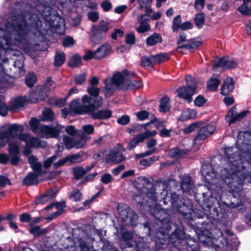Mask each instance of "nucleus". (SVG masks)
Instances as JSON below:
<instances>
[{
  "label": "nucleus",
  "instance_id": "f257e3e1",
  "mask_svg": "<svg viewBox=\"0 0 251 251\" xmlns=\"http://www.w3.org/2000/svg\"><path fill=\"white\" fill-rule=\"evenodd\" d=\"M201 173L208 192L202 194L197 193L195 195V200L204 211L209 213L213 219L220 220L223 217L224 214L219 212V209L221 208L218 198H221L222 187L211 165H202Z\"/></svg>",
  "mask_w": 251,
  "mask_h": 251
},
{
  "label": "nucleus",
  "instance_id": "f03ea898",
  "mask_svg": "<svg viewBox=\"0 0 251 251\" xmlns=\"http://www.w3.org/2000/svg\"><path fill=\"white\" fill-rule=\"evenodd\" d=\"M150 213L154 219L150 223L147 222L143 224L144 237L152 236L154 232L161 233V231H164L162 234L169 235L173 223L161 205L158 204L153 205L150 209Z\"/></svg>",
  "mask_w": 251,
  "mask_h": 251
},
{
  "label": "nucleus",
  "instance_id": "7ed1b4c3",
  "mask_svg": "<svg viewBox=\"0 0 251 251\" xmlns=\"http://www.w3.org/2000/svg\"><path fill=\"white\" fill-rule=\"evenodd\" d=\"M169 241L179 251H200L199 241L190 236L186 237L185 231L179 227H176L170 234Z\"/></svg>",
  "mask_w": 251,
  "mask_h": 251
},
{
  "label": "nucleus",
  "instance_id": "20e7f679",
  "mask_svg": "<svg viewBox=\"0 0 251 251\" xmlns=\"http://www.w3.org/2000/svg\"><path fill=\"white\" fill-rule=\"evenodd\" d=\"M132 199L140 209L147 210L149 212L150 209L153 207L152 205L156 204L157 198L155 196V189L149 179H147L146 186H143L139 193L134 194Z\"/></svg>",
  "mask_w": 251,
  "mask_h": 251
},
{
  "label": "nucleus",
  "instance_id": "39448f33",
  "mask_svg": "<svg viewBox=\"0 0 251 251\" xmlns=\"http://www.w3.org/2000/svg\"><path fill=\"white\" fill-rule=\"evenodd\" d=\"M170 199L173 208L181 214L187 223H189L195 219L196 212L190 199L179 196L176 193L171 194Z\"/></svg>",
  "mask_w": 251,
  "mask_h": 251
},
{
  "label": "nucleus",
  "instance_id": "423d86ee",
  "mask_svg": "<svg viewBox=\"0 0 251 251\" xmlns=\"http://www.w3.org/2000/svg\"><path fill=\"white\" fill-rule=\"evenodd\" d=\"M235 169H222L220 176L230 189L231 193H240L243 189V171H234Z\"/></svg>",
  "mask_w": 251,
  "mask_h": 251
},
{
  "label": "nucleus",
  "instance_id": "0eeeda50",
  "mask_svg": "<svg viewBox=\"0 0 251 251\" xmlns=\"http://www.w3.org/2000/svg\"><path fill=\"white\" fill-rule=\"evenodd\" d=\"M11 0H6V2ZM35 3V7H32L25 1H17L14 5L10 7V10L13 14L24 15L33 12L34 9H36L41 14L44 12L50 4H54L55 0H33Z\"/></svg>",
  "mask_w": 251,
  "mask_h": 251
},
{
  "label": "nucleus",
  "instance_id": "6e6552de",
  "mask_svg": "<svg viewBox=\"0 0 251 251\" xmlns=\"http://www.w3.org/2000/svg\"><path fill=\"white\" fill-rule=\"evenodd\" d=\"M84 231L82 228H75L72 230V237H69L67 240L70 242L66 248L71 247L68 251H76L75 247L79 249V251H93V245L88 242L87 238H83Z\"/></svg>",
  "mask_w": 251,
  "mask_h": 251
},
{
  "label": "nucleus",
  "instance_id": "1a4fd4ad",
  "mask_svg": "<svg viewBox=\"0 0 251 251\" xmlns=\"http://www.w3.org/2000/svg\"><path fill=\"white\" fill-rule=\"evenodd\" d=\"M122 251H150V248L144 242H136L133 240L131 231L126 230L122 233Z\"/></svg>",
  "mask_w": 251,
  "mask_h": 251
},
{
  "label": "nucleus",
  "instance_id": "9d476101",
  "mask_svg": "<svg viewBox=\"0 0 251 251\" xmlns=\"http://www.w3.org/2000/svg\"><path fill=\"white\" fill-rule=\"evenodd\" d=\"M109 29V23L101 20L99 25H93L91 29L90 40L92 44L96 45L100 43L106 36Z\"/></svg>",
  "mask_w": 251,
  "mask_h": 251
},
{
  "label": "nucleus",
  "instance_id": "9b49d317",
  "mask_svg": "<svg viewBox=\"0 0 251 251\" xmlns=\"http://www.w3.org/2000/svg\"><path fill=\"white\" fill-rule=\"evenodd\" d=\"M119 218L122 222L127 226L135 227L137 225L138 215L137 213L127 206L118 208Z\"/></svg>",
  "mask_w": 251,
  "mask_h": 251
},
{
  "label": "nucleus",
  "instance_id": "f8f14e48",
  "mask_svg": "<svg viewBox=\"0 0 251 251\" xmlns=\"http://www.w3.org/2000/svg\"><path fill=\"white\" fill-rule=\"evenodd\" d=\"M224 154L230 163L229 169H235L234 171L245 170L246 167L241 161L240 156L233 151L232 147L225 148Z\"/></svg>",
  "mask_w": 251,
  "mask_h": 251
},
{
  "label": "nucleus",
  "instance_id": "ddd939ff",
  "mask_svg": "<svg viewBox=\"0 0 251 251\" xmlns=\"http://www.w3.org/2000/svg\"><path fill=\"white\" fill-rule=\"evenodd\" d=\"M96 104L94 103L90 104V107L88 115H90L91 118L93 120H107L110 119L112 116V111L109 109H104L98 110V109L102 105V102L100 100H98Z\"/></svg>",
  "mask_w": 251,
  "mask_h": 251
},
{
  "label": "nucleus",
  "instance_id": "4468645a",
  "mask_svg": "<svg viewBox=\"0 0 251 251\" xmlns=\"http://www.w3.org/2000/svg\"><path fill=\"white\" fill-rule=\"evenodd\" d=\"M11 35L10 34H4L0 36V85L2 82L3 76V70L4 69L2 64L1 63L2 53H9L12 52L13 45L11 43Z\"/></svg>",
  "mask_w": 251,
  "mask_h": 251
},
{
  "label": "nucleus",
  "instance_id": "2eb2a0df",
  "mask_svg": "<svg viewBox=\"0 0 251 251\" xmlns=\"http://www.w3.org/2000/svg\"><path fill=\"white\" fill-rule=\"evenodd\" d=\"M87 92L90 95V96L85 95L83 96L81 99V101L84 104H90L94 103L96 104L98 100L102 102V99L99 96L100 89L96 87H88L87 88Z\"/></svg>",
  "mask_w": 251,
  "mask_h": 251
},
{
  "label": "nucleus",
  "instance_id": "dca6fc26",
  "mask_svg": "<svg viewBox=\"0 0 251 251\" xmlns=\"http://www.w3.org/2000/svg\"><path fill=\"white\" fill-rule=\"evenodd\" d=\"M164 231H161V233L154 232V234L150 237H153L155 242V251H169L167 249L168 244L169 235L162 234Z\"/></svg>",
  "mask_w": 251,
  "mask_h": 251
},
{
  "label": "nucleus",
  "instance_id": "f3484780",
  "mask_svg": "<svg viewBox=\"0 0 251 251\" xmlns=\"http://www.w3.org/2000/svg\"><path fill=\"white\" fill-rule=\"evenodd\" d=\"M237 62L232 58L229 57L224 56L220 58L217 62H216L212 66V69L214 71H217L219 68L225 70L234 69L237 66Z\"/></svg>",
  "mask_w": 251,
  "mask_h": 251
},
{
  "label": "nucleus",
  "instance_id": "a211bd4d",
  "mask_svg": "<svg viewBox=\"0 0 251 251\" xmlns=\"http://www.w3.org/2000/svg\"><path fill=\"white\" fill-rule=\"evenodd\" d=\"M90 104H81L78 100H74L69 104L70 112L71 115H88Z\"/></svg>",
  "mask_w": 251,
  "mask_h": 251
},
{
  "label": "nucleus",
  "instance_id": "6ab92c4d",
  "mask_svg": "<svg viewBox=\"0 0 251 251\" xmlns=\"http://www.w3.org/2000/svg\"><path fill=\"white\" fill-rule=\"evenodd\" d=\"M44 19L49 21L50 27L56 33L61 35L65 31L64 20L62 17H55V19L52 20L51 17H42Z\"/></svg>",
  "mask_w": 251,
  "mask_h": 251
},
{
  "label": "nucleus",
  "instance_id": "aec40b11",
  "mask_svg": "<svg viewBox=\"0 0 251 251\" xmlns=\"http://www.w3.org/2000/svg\"><path fill=\"white\" fill-rule=\"evenodd\" d=\"M215 129V126L211 124H207L201 127L194 138V143L198 144L199 142L205 140L214 132Z\"/></svg>",
  "mask_w": 251,
  "mask_h": 251
},
{
  "label": "nucleus",
  "instance_id": "412c9836",
  "mask_svg": "<svg viewBox=\"0 0 251 251\" xmlns=\"http://www.w3.org/2000/svg\"><path fill=\"white\" fill-rule=\"evenodd\" d=\"M236 106H233L225 117V120L228 122L229 126L243 119L248 113H250V111L247 110L242 111L240 113L236 114Z\"/></svg>",
  "mask_w": 251,
  "mask_h": 251
},
{
  "label": "nucleus",
  "instance_id": "4be33fe9",
  "mask_svg": "<svg viewBox=\"0 0 251 251\" xmlns=\"http://www.w3.org/2000/svg\"><path fill=\"white\" fill-rule=\"evenodd\" d=\"M8 152L10 157V163L12 165H17L21 160L20 147L17 142H12L8 144Z\"/></svg>",
  "mask_w": 251,
  "mask_h": 251
},
{
  "label": "nucleus",
  "instance_id": "5701e85b",
  "mask_svg": "<svg viewBox=\"0 0 251 251\" xmlns=\"http://www.w3.org/2000/svg\"><path fill=\"white\" fill-rule=\"evenodd\" d=\"M178 96L185 100L188 103L192 102L193 96L196 94V91L194 89L187 88L184 86L179 87L176 89Z\"/></svg>",
  "mask_w": 251,
  "mask_h": 251
},
{
  "label": "nucleus",
  "instance_id": "b1692460",
  "mask_svg": "<svg viewBox=\"0 0 251 251\" xmlns=\"http://www.w3.org/2000/svg\"><path fill=\"white\" fill-rule=\"evenodd\" d=\"M13 18V17H10ZM15 19H12V20H18L20 19V21H18L15 24H12V26L14 30L17 32V33L22 35L25 33V27L27 26V23L26 22V19L27 17H14Z\"/></svg>",
  "mask_w": 251,
  "mask_h": 251
},
{
  "label": "nucleus",
  "instance_id": "393cba45",
  "mask_svg": "<svg viewBox=\"0 0 251 251\" xmlns=\"http://www.w3.org/2000/svg\"><path fill=\"white\" fill-rule=\"evenodd\" d=\"M200 228L198 236L199 241L201 242L204 246H207L213 238V234L207 227L205 228L201 227Z\"/></svg>",
  "mask_w": 251,
  "mask_h": 251
},
{
  "label": "nucleus",
  "instance_id": "a878e982",
  "mask_svg": "<svg viewBox=\"0 0 251 251\" xmlns=\"http://www.w3.org/2000/svg\"><path fill=\"white\" fill-rule=\"evenodd\" d=\"M129 74V71L127 69L123 70L121 72H118L114 74L111 81L113 84L117 86L123 85L126 81V76Z\"/></svg>",
  "mask_w": 251,
  "mask_h": 251
},
{
  "label": "nucleus",
  "instance_id": "bb28decb",
  "mask_svg": "<svg viewBox=\"0 0 251 251\" xmlns=\"http://www.w3.org/2000/svg\"><path fill=\"white\" fill-rule=\"evenodd\" d=\"M40 132L44 136H50V137L56 138L58 137L60 130L56 127L50 126L46 125H41Z\"/></svg>",
  "mask_w": 251,
  "mask_h": 251
},
{
  "label": "nucleus",
  "instance_id": "cd10ccee",
  "mask_svg": "<svg viewBox=\"0 0 251 251\" xmlns=\"http://www.w3.org/2000/svg\"><path fill=\"white\" fill-rule=\"evenodd\" d=\"M235 82L231 77H228L227 79L224 80L221 87V94L223 96H228L233 90Z\"/></svg>",
  "mask_w": 251,
  "mask_h": 251
},
{
  "label": "nucleus",
  "instance_id": "c85d7f7f",
  "mask_svg": "<svg viewBox=\"0 0 251 251\" xmlns=\"http://www.w3.org/2000/svg\"><path fill=\"white\" fill-rule=\"evenodd\" d=\"M126 157L123 155L122 152L119 151H111L108 156L106 158V163L111 162L114 164H118L124 161Z\"/></svg>",
  "mask_w": 251,
  "mask_h": 251
},
{
  "label": "nucleus",
  "instance_id": "c756f323",
  "mask_svg": "<svg viewBox=\"0 0 251 251\" xmlns=\"http://www.w3.org/2000/svg\"><path fill=\"white\" fill-rule=\"evenodd\" d=\"M25 101V97L22 96L18 97L13 100L9 101L8 103L9 111L14 112L17 110L20 109L24 106Z\"/></svg>",
  "mask_w": 251,
  "mask_h": 251
},
{
  "label": "nucleus",
  "instance_id": "7c9ffc66",
  "mask_svg": "<svg viewBox=\"0 0 251 251\" xmlns=\"http://www.w3.org/2000/svg\"><path fill=\"white\" fill-rule=\"evenodd\" d=\"M111 47L108 44H103L95 50L96 59L101 60L109 55L111 52Z\"/></svg>",
  "mask_w": 251,
  "mask_h": 251
},
{
  "label": "nucleus",
  "instance_id": "2f4dec72",
  "mask_svg": "<svg viewBox=\"0 0 251 251\" xmlns=\"http://www.w3.org/2000/svg\"><path fill=\"white\" fill-rule=\"evenodd\" d=\"M189 41L190 42L189 44L178 46L176 49V51L178 52H181L180 50L181 49H185L191 52H193L198 47L202 45V42L201 40H191Z\"/></svg>",
  "mask_w": 251,
  "mask_h": 251
},
{
  "label": "nucleus",
  "instance_id": "473e14b6",
  "mask_svg": "<svg viewBox=\"0 0 251 251\" xmlns=\"http://www.w3.org/2000/svg\"><path fill=\"white\" fill-rule=\"evenodd\" d=\"M224 204L231 208H236L242 206V200L239 193H231L230 202H224Z\"/></svg>",
  "mask_w": 251,
  "mask_h": 251
},
{
  "label": "nucleus",
  "instance_id": "72a5a7b5",
  "mask_svg": "<svg viewBox=\"0 0 251 251\" xmlns=\"http://www.w3.org/2000/svg\"><path fill=\"white\" fill-rule=\"evenodd\" d=\"M194 183L192 177L189 175L184 176L181 179L180 186L183 192H188L193 188Z\"/></svg>",
  "mask_w": 251,
  "mask_h": 251
},
{
  "label": "nucleus",
  "instance_id": "f704fd0d",
  "mask_svg": "<svg viewBox=\"0 0 251 251\" xmlns=\"http://www.w3.org/2000/svg\"><path fill=\"white\" fill-rule=\"evenodd\" d=\"M39 176H40L39 175L32 172H29L24 178L23 184L27 186L37 185L40 182L38 180Z\"/></svg>",
  "mask_w": 251,
  "mask_h": 251
},
{
  "label": "nucleus",
  "instance_id": "c9c22d12",
  "mask_svg": "<svg viewBox=\"0 0 251 251\" xmlns=\"http://www.w3.org/2000/svg\"><path fill=\"white\" fill-rule=\"evenodd\" d=\"M26 136V135L25 134L22 133L20 134L19 138L21 140L26 142V146L29 148H40V139L39 138L32 137L26 141L25 139Z\"/></svg>",
  "mask_w": 251,
  "mask_h": 251
},
{
  "label": "nucleus",
  "instance_id": "e433bc0d",
  "mask_svg": "<svg viewBox=\"0 0 251 251\" xmlns=\"http://www.w3.org/2000/svg\"><path fill=\"white\" fill-rule=\"evenodd\" d=\"M219 75L214 74L212 77L208 81L207 84V88L212 91H216L221 83L220 80L218 78Z\"/></svg>",
  "mask_w": 251,
  "mask_h": 251
},
{
  "label": "nucleus",
  "instance_id": "4c0bfd02",
  "mask_svg": "<svg viewBox=\"0 0 251 251\" xmlns=\"http://www.w3.org/2000/svg\"><path fill=\"white\" fill-rule=\"evenodd\" d=\"M163 42L162 37L160 33H153L146 39V44L148 46H154Z\"/></svg>",
  "mask_w": 251,
  "mask_h": 251
},
{
  "label": "nucleus",
  "instance_id": "58836bf2",
  "mask_svg": "<svg viewBox=\"0 0 251 251\" xmlns=\"http://www.w3.org/2000/svg\"><path fill=\"white\" fill-rule=\"evenodd\" d=\"M143 86L142 80L139 78L138 80H130L127 81V85L125 88H120V89L123 91L132 89H139Z\"/></svg>",
  "mask_w": 251,
  "mask_h": 251
},
{
  "label": "nucleus",
  "instance_id": "ea45409f",
  "mask_svg": "<svg viewBox=\"0 0 251 251\" xmlns=\"http://www.w3.org/2000/svg\"><path fill=\"white\" fill-rule=\"evenodd\" d=\"M24 130L23 126L17 125V124H12L9 126L7 131L8 132L9 137H12L13 138L17 137L18 135V131H19L22 132Z\"/></svg>",
  "mask_w": 251,
  "mask_h": 251
},
{
  "label": "nucleus",
  "instance_id": "a19ab883",
  "mask_svg": "<svg viewBox=\"0 0 251 251\" xmlns=\"http://www.w3.org/2000/svg\"><path fill=\"white\" fill-rule=\"evenodd\" d=\"M82 63L81 56L77 53L73 55L68 61V66L72 68L77 67Z\"/></svg>",
  "mask_w": 251,
  "mask_h": 251
},
{
  "label": "nucleus",
  "instance_id": "79ce46f5",
  "mask_svg": "<svg viewBox=\"0 0 251 251\" xmlns=\"http://www.w3.org/2000/svg\"><path fill=\"white\" fill-rule=\"evenodd\" d=\"M145 140V137L142 133H140L137 135L134 136L128 143L127 148L128 150H131L134 148L137 144L140 143H142Z\"/></svg>",
  "mask_w": 251,
  "mask_h": 251
},
{
  "label": "nucleus",
  "instance_id": "37998d69",
  "mask_svg": "<svg viewBox=\"0 0 251 251\" xmlns=\"http://www.w3.org/2000/svg\"><path fill=\"white\" fill-rule=\"evenodd\" d=\"M152 57L153 58L154 63L155 65L156 64H161L168 61L170 58V55L167 52H163L152 55Z\"/></svg>",
  "mask_w": 251,
  "mask_h": 251
},
{
  "label": "nucleus",
  "instance_id": "c03bdc74",
  "mask_svg": "<svg viewBox=\"0 0 251 251\" xmlns=\"http://www.w3.org/2000/svg\"><path fill=\"white\" fill-rule=\"evenodd\" d=\"M144 17H138V21L140 23V25L136 27V29L138 33H143L150 29V25L147 24L146 19H143Z\"/></svg>",
  "mask_w": 251,
  "mask_h": 251
},
{
  "label": "nucleus",
  "instance_id": "a18cd8bd",
  "mask_svg": "<svg viewBox=\"0 0 251 251\" xmlns=\"http://www.w3.org/2000/svg\"><path fill=\"white\" fill-rule=\"evenodd\" d=\"M169 102L170 99L168 96L163 97L160 101L159 111L165 113L169 111L171 108Z\"/></svg>",
  "mask_w": 251,
  "mask_h": 251
},
{
  "label": "nucleus",
  "instance_id": "49530a36",
  "mask_svg": "<svg viewBox=\"0 0 251 251\" xmlns=\"http://www.w3.org/2000/svg\"><path fill=\"white\" fill-rule=\"evenodd\" d=\"M66 60L65 54L62 51H57L54 57V65L56 67L61 66Z\"/></svg>",
  "mask_w": 251,
  "mask_h": 251
},
{
  "label": "nucleus",
  "instance_id": "de8ad7c7",
  "mask_svg": "<svg viewBox=\"0 0 251 251\" xmlns=\"http://www.w3.org/2000/svg\"><path fill=\"white\" fill-rule=\"evenodd\" d=\"M152 57V55H151L149 57L146 55H143L141 59V66L143 68H146V67L153 68L155 63Z\"/></svg>",
  "mask_w": 251,
  "mask_h": 251
},
{
  "label": "nucleus",
  "instance_id": "09e8293b",
  "mask_svg": "<svg viewBox=\"0 0 251 251\" xmlns=\"http://www.w3.org/2000/svg\"><path fill=\"white\" fill-rule=\"evenodd\" d=\"M29 231L30 233L33 234L35 237H37L47 233L48 232V229L47 228L42 229L41 226H31Z\"/></svg>",
  "mask_w": 251,
  "mask_h": 251
},
{
  "label": "nucleus",
  "instance_id": "8fccbe9b",
  "mask_svg": "<svg viewBox=\"0 0 251 251\" xmlns=\"http://www.w3.org/2000/svg\"><path fill=\"white\" fill-rule=\"evenodd\" d=\"M169 153L170 156L172 157L178 158L186 155L188 151L186 150H181L176 147L170 150Z\"/></svg>",
  "mask_w": 251,
  "mask_h": 251
},
{
  "label": "nucleus",
  "instance_id": "3c124183",
  "mask_svg": "<svg viewBox=\"0 0 251 251\" xmlns=\"http://www.w3.org/2000/svg\"><path fill=\"white\" fill-rule=\"evenodd\" d=\"M35 89L40 101L44 100L49 95L50 92L49 91V89L42 85L37 86Z\"/></svg>",
  "mask_w": 251,
  "mask_h": 251
},
{
  "label": "nucleus",
  "instance_id": "603ef678",
  "mask_svg": "<svg viewBox=\"0 0 251 251\" xmlns=\"http://www.w3.org/2000/svg\"><path fill=\"white\" fill-rule=\"evenodd\" d=\"M37 80V75L34 73L31 72L25 76V83L29 88L32 87Z\"/></svg>",
  "mask_w": 251,
  "mask_h": 251
},
{
  "label": "nucleus",
  "instance_id": "864d4df0",
  "mask_svg": "<svg viewBox=\"0 0 251 251\" xmlns=\"http://www.w3.org/2000/svg\"><path fill=\"white\" fill-rule=\"evenodd\" d=\"M66 157L67 162H69L71 164L79 163L81 162L83 160L82 155L79 153L68 155Z\"/></svg>",
  "mask_w": 251,
  "mask_h": 251
},
{
  "label": "nucleus",
  "instance_id": "5fc2aeb1",
  "mask_svg": "<svg viewBox=\"0 0 251 251\" xmlns=\"http://www.w3.org/2000/svg\"><path fill=\"white\" fill-rule=\"evenodd\" d=\"M159 159V156H153L151 157H149L146 159H141L139 161V165L143 166H149L152 164L155 161L158 160Z\"/></svg>",
  "mask_w": 251,
  "mask_h": 251
},
{
  "label": "nucleus",
  "instance_id": "6e6d98bb",
  "mask_svg": "<svg viewBox=\"0 0 251 251\" xmlns=\"http://www.w3.org/2000/svg\"><path fill=\"white\" fill-rule=\"evenodd\" d=\"M67 98H59L55 100H50L49 104L53 105L58 107H63L67 103Z\"/></svg>",
  "mask_w": 251,
  "mask_h": 251
},
{
  "label": "nucleus",
  "instance_id": "4d7b16f0",
  "mask_svg": "<svg viewBox=\"0 0 251 251\" xmlns=\"http://www.w3.org/2000/svg\"><path fill=\"white\" fill-rule=\"evenodd\" d=\"M79 142L74 141L71 138L69 137L66 138V140H65V146L68 150H70L74 147H76V148H82L83 145L79 146Z\"/></svg>",
  "mask_w": 251,
  "mask_h": 251
},
{
  "label": "nucleus",
  "instance_id": "13d9d810",
  "mask_svg": "<svg viewBox=\"0 0 251 251\" xmlns=\"http://www.w3.org/2000/svg\"><path fill=\"white\" fill-rule=\"evenodd\" d=\"M185 79L186 82V85L184 86L193 89L194 91H196L198 86L195 79L192 78L191 75H187L185 76Z\"/></svg>",
  "mask_w": 251,
  "mask_h": 251
},
{
  "label": "nucleus",
  "instance_id": "bf43d9fd",
  "mask_svg": "<svg viewBox=\"0 0 251 251\" xmlns=\"http://www.w3.org/2000/svg\"><path fill=\"white\" fill-rule=\"evenodd\" d=\"M196 116V112L194 110L188 109L187 111L182 112L181 118L182 121L193 119Z\"/></svg>",
  "mask_w": 251,
  "mask_h": 251
},
{
  "label": "nucleus",
  "instance_id": "052dcab7",
  "mask_svg": "<svg viewBox=\"0 0 251 251\" xmlns=\"http://www.w3.org/2000/svg\"><path fill=\"white\" fill-rule=\"evenodd\" d=\"M30 167L33 171V173L39 175V176H42L45 174V172L43 171L42 169V164L39 162L33 164V165L30 166Z\"/></svg>",
  "mask_w": 251,
  "mask_h": 251
},
{
  "label": "nucleus",
  "instance_id": "680f3d73",
  "mask_svg": "<svg viewBox=\"0 0 251 251\" xmlns=\"http://www.w3.org/2000/svg\"><path fill=\"white\" fill-rule=\"evenodd\" d=\"M86 174V171L82 167H76L73 170V174L76 179H80Z\"/></svg>",
  "mask_w": 251,
  "mask_h": 251
},
{
  "label": "nucleus",
  "instance_id": "e2e57ef3",
  "mask_svg": "<svg viewBox=\"0 0 251 251\" xmlns=\"http://www.w3.org/2000/svg\"><path fill=\"white\" fill-rule=\"evenodd\" d=\"M43 115L44 116L43 120L52 121L54 118V112L50 108H48L43 111Z\"/></svg>",
  "mask_w": 251,
  "mask_h": 251
},
{
  "label": "nucleus",
  "instance_id": "0e129e2a",
  "mask_svg": "<svg viewBox=\"0 0 251 251\" xmlns=\"http://www.w3.org/2000/svg\"><path fill=\"white\" fill-rule=\"evenodd\" d=\"M29 125L34 132L37 131V130L40 129V121L35 117L31 118L29 122Z\"/></svg>",
  "mask_w": 251,
  "mask_h": 251
},
{
  "label": "nucleus",
  "instance_id": "69168bd1",
  "mask_svg": "<svg viewBox=\"0 0 251 251\" xmlns=\"http://www.w3.org/2000/svg\"><path fill=\"white\" fill-rule=\"evenodd\" d=\"M49 89L50 92L51 89H54L56 86V83L52 80L51 76H48L45 81L44 84L42 85Z\"/></svg>",
  "mask_w": 251,
  "mask_h": 251
},
{
  "label": "nucleus",
  "instance_id": "338daca9",
  "mask_svg": "<svg viewBox=\"0 0 251 251\" xmlns=\"http://www.w3.org/2000/svg\"><path fill=\"white\" fill-rule=\"evenodd\" d=\"M81 196L82 194L80 193V191L76 189L71 192L69 198L74 201L77 202L80 201Z\"/></svg>",
  "mask_w": 251,
  "mask_h": 251
},
{
  "label": "nucleus",
  "instance_id": "774afa93",
  "mask_svg": "<svg viewBox=\"0 0 251 251\" xmlns=\"http://www.w3.org/2000/svg\"><path fill=\"white\" fill-rule=\"evenodd\" d=\"M125 42L127 45H132L135 44L136 37L133 32L127 33L125 36Z\"/></svg>",
  "mask_w": 251,
  "mask_h": 251
}]
</instances>
